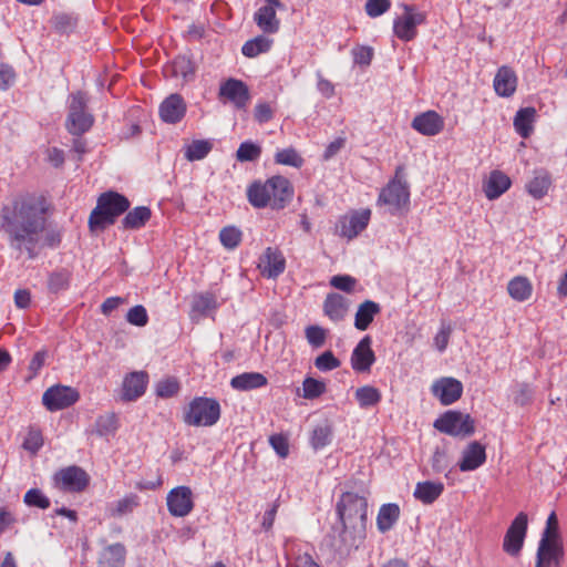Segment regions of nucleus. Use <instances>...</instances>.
Segmentation results:
<instances>
[{
  "mask_svg": "<svg viewBox=\"0 0 567 567\" xmlns=\"http://www.w3.org/2000/svg\"><path fill=\"white\" fill-rule=\"evenodd\" d=\"M450 465L447 453L436 449L431 458V466L435 473H443Z\"/></svg>",
  "mask_w": 567,
  "mask_h": 567,
  "instance_id": "e2e57ef3",
  "label": "nucleus"
},
{
  "mask_svg": "<svg viewBox=\"0 0 567 567\" xmlns=\"http://www.w3.org/2000/svg\"><path fill=\"white\" fill-rule=\"evenodd\" d=\"M551 186V176L546 169L534 172L533 178L527 183L526 189L535 199H542L547 195Z\"/></svg>",
  "mask_w": 567,
  "mask_h": 567,
  "instance_id": "2f4dec72",
  "label": "nucleus"
},
{
  "mask_svg": "<svg viewBox=\"0 0 567 567\" xmlns=\"http://www.w3.org/2000/svg\"><path fill=\"white\" fill-rule=\"evenodd\" d=\"M375 359L372 339L370 336H364L352 351L351 368L358 373H370Z\"/></svg>",
  "mask_w": 567,
  "mask_h": 567,
  "instance_id": "f3484780",
  "label": "nucleus"
},
{
  "mask_svg": "<svg viewBox=\"0 0 567 567\" xmlns=\"http://www.w3.org/2000/svg\"><path fill=\"white\" fill-rule=\"evenodd\" d=\"M126 554L122 543L107 545L99 554L97 567H124Z\"/></svg>",
  "mask_w": 567,
  "mask_h": 567,
  "instance_id": "a878e982",
  "label": "nucleus"
},
{
  "mask_svg": "<svg viewBox=\"0 0 567 567\" xmlns=\"http://www.w3.org/2000/svg\"><path fill=\"white\" fill-rule=\"evenodd\" d=\"M485 462V446L477 441H473L463 450L458 467L462 472H471L481 467Z\"/></svg>",
  "mask_w": 567,
  "mask_h": 567,
  "instance_id": "b1692460",
  "label": "nucleus"
},
{
  "mask_svg": "<svg viewBox=\"0 0 567 567\" xmlns=\"http://www.w3.org/2000/svg\"><path fill=\"white\" fill-rule=\"evenodd\" d=\"M337 514L343 529L340 537L350 547L358 548L365 538L368 522V501L357 493L346 492L337 503Z\"/></svg>",
  "mask_w": 567,
  "mask_h": 567,
  "instance_id": "f03ea898",
  "label": "nucleus"
},
{
  "mask_svg": "<svg viewBox=\"0 0 567 567\" xmlns=\"http://www.w3.org/2000/svg\"><path fill=\"white\" fill-rule=\"evenodd\" d=\"M80 399L79 392L66 385H53L42 395V403L47 410L54 412L73 405Z\"/></svg>",
  "mask_w": 567,
  "mask_h": 567,
  "instance_id": "f8f14e48",
  "label": "nucleus"
},
{
  "mask_svg": "<svg viewBox=\"0 0 567 567\" xmlns=\"http://www.w3.org/2000/svg\"><path fill=\"white\" fill-rule=\"evenodd\" d=\"M444 492V484L441 482H419L413 496L425 505L433 504Z\"/></svg>",
  "mask_w": 567,
  "mask_h": 567,
  "instance_id": "7c9ffc66",
  "label": "nucleus"
},
{
  "mask_svg": "<svg viewBox=\"0 0 567 567\" xmlns=\"http://www.w3.org/2000/svg\"><path fill=\"white\" fill-rule=\"evenodd\" d=\"M507 292L515 301L524 302L532 297L533 285L525 276H516L507 284Z\"/></svg>",
  "mask_w": 567,
  "mask_h": 567,
  "instance_id": "c9c22d12",
  "label": "nucleus"
},
{
  "mask_svg": "<svg viewBox=\"0 0 567 567\" xmlns=\"http://www.w3.org/2000/svg\"><path fill=\"white\" fill-rule=\"evenodd\" d=\"M168 513L174 517H185L194 509V495L188 486H177L171 489L166 497Z\"/></svg>",
  "mask_w": 567,
  "mask_h": 567,
  "instance_id": "ddd939ff",
  "label": "nucleus"
},
{
  "mask_svg": "<svg viewBox=\"0 0 567 567\" xmlns=\"http://www.w3.org/2000/svg\"><path fill=\"white\" fill-rule=\"evenodd\" d=\"M433 426L441 433L456 437H467L475 432L474 419L460 411H446L434 421Z\"/></svg>",
  "mask_w": 567,
  "mask_h": 567,
  "instance_id": "6e6552de",
  "label": "nucleus"
},
{
  "mask_svg": "<svg viewBox=\"0 0 567 567\" xmlns=\"http://www.w3.org/2000/svg\"><path fill=\"white\" fill-rule=\"evenodd\" d=\"M128 323L136 327H144L148 322V315L144 306L137 305L132 307L126 313Z\"/></svg>",
  "mask_w": 567,
  "mask_h": 567,
  "instance_id": "4d7b16f0",
  "label": "nucleus"
},
{
  "mask_svg": "<svg viewBox=\"0 0 567 567\" xmlns=\"http://www.w3.org/2000/svg\"><path fill=\"white\" fill-rule=\"evenodd\" d=\"M116 427V419L113 414L100 416L96 421V431L100 435L112 433Z\"/></svg>",
  "mask_w": 567,
  "mask_h": 567,
  "instance_id": "69168bd1",
  "label": "nucleus"
},
{
  "mask_svg": "<svg viewBox=\"0 0 567 567\" xmlns=\"http://www.w3.org/2000/svg\"><path fill=\"white\" fill-rule=\"evenodd\" d=\"M151 216L152 213L148 207H135L123 218L122 226L124 229H140L150 220Z\"/></svg>",
  "mask_w": 567,
  "mask_h": 567,
  "instance_id": "4c0bfd02",
  "label": "nucleus"
},
{
  "mask_svg": "<svg viewBox=\"0 0 567 567\" xmlns=\"http://www.w3.org/2000/svg\"><path fill=\"white\" fill-rule=\"evenodd\" d=\"M533 395L534 392L532 388L528 384L523 383L519 385V389L514 398V402L520 406L527 405L532 403Z\"/></svg>",
  "mask_w": 567,
  "mask_h": 567,
  "instance_id": "774afa93",
  "label": "nucleus"
},
{
  "mask_svg": "<svg viewBox=\"0 0 567 567\" xmlns=\"http://www.w3.org/2000/svg\"><path fill=\"white\" fill-rule=\"evenodd\" d=\"M140 505V498L136 494H127L123 498L112 503L107 511L110 516L120 517L130 514Z\"/></svg>",
  "mask_w": 567,
  "mask_h": 567,
  "instance_id": "58836bf2",
  "label": "nucleus"
},
{
  "mask_svg": "<svg viewBox=\"0 0 567 567\" xmlns=\"http://www.w3.org/2000/svg\"><path fill=\"white\" fill-rule=\"evenodd\" d=\"M43 445V436L40 430L31 427L24 439L23 449L35 454Z\"/></svg>",
  "mask_w": 567,
  "mask_h": 567,
  "instance_id": "13d9d810",
  "label": "nucleus"
},
{
  "mask_svg": "<svg viewBox=\"0 0 567 567\" xmlns=\"http://www.w3.org/2000/svg\"><path fill=\"white\" fill-rule=\"evenodd\" d=\"M54 484L63 492L81 493L89 486L90 476L83 468L72 465L55 473Z\"/></svg>",
  "mask_w": 567,
  "mask_h": 567,
  "instance_id": "9d476101",
  "label": "nucleus"
},
{
  "mask_svg": "<svg viewBox=\"0 0 567 567\" xmlns=\"http://www.w3.org/2000/svg\"><path fill=\"white\" fill-rule=\"evenodd\" d=\"M403 169V166L396 167L394 177L381 189L378 197V205L386 206L391 215L408 210L410 205V189Z\"/></svg>",
  "mask_w": 567,
  "mask_h": 567,
  "instance_id": "39448f33",
  "label": "nucleus"
},
{
  "mask_svg": "<svg viewBox=\"0 0 567 567\" xmlns=\"http://www.w3.org/2000/svg\"><path fill=\"white\" fill-rule=\"evenodd\" d=\"M269 443L276 453L285 458L289 454V442L288 437L284 434H274L269 437Z\"/></svg>",
  "mask_w": 567,
  "mask_h": 567,
  "instance_id": "680f3d73",
  "label": "nucleus"
},
{
  "mask_svg": "<svg viewBox=\"0 0 567 567\" xmlns=\"http://www.w3.org/2000/svg\"><path fill=\"white\" fill-rule=\"evenodd\" d=\"M212 143L204 140L193 141L186 146L185 157L189 162L200 161L205 158L212 151Z\"/></svg>",
  "mask_w": 567,
  "mask_h": 567,
  "instance_id": "37998d69",
  "label": "nucleus"
},
{
  "mask_svg": "<svg viewBox=\"0 0 567 567\" xmlns=\"http://www.w3.org/2000/svg\"><path fill=\"white\" fill-rule=\"evenodd\" d=\"M564 555V543L539 540L535 567H560Z\"/></svg>",
  "mask_w": 567,
  "mask_h": 567,
  "instance_id": "a211bd4d",
  "label": "nucleus"
},
{
  "mask_svg": "<svg viewBox=\"0 0 567 567\" xmlns=\"http://www.w3.org/2000/svg\"><path fill=\"white\" fill-rule=\"evenodd\" d=\"M332 439V427L329 424H321L313 429L310 443L315 450H320L330 444Z\"/></svg>",
  "mask_w": 567,
  "mask_h": 567,
  "instance_id": "c03bdc74",
  "label": "nucleus"
},
{
  "mask_svg": "<svg viewBox=\"0 0 567 567\" xmlns=\"http://www.w3.org/2000/svg\"><path fill=\"white\" fill-rule=\"evenodd\" d=\"M404 13L394 19L393 32L402 41H412L417 34V25L424 23L425 14L414 6L403 4Z\"/></svg>",
  "mask_w": 567,
  "mask_h": 567,
  "instance_id": "1a4fd4ad",
  "label": "nucleus"
},
{
  "mask_svg": "<svg viewBox=\"0 0 567 567\" xmlns=\"http://www.w3.org/2000/svg\"><path fill=\"white\" fill-rule=\"evenodd\" d=\"M528 518L520 512L509 525L503 542V549L511 556H518L526 537Z\"/></svg>",
  "mask_w": 567,
  "mask_h": 567,
  "instance_id": "9b49d317",
  "label": "nucleus"
},
{
  "mask_svg": "<svg viewBox=\"0 0 567 567\" xmlns=\"http://www.w3.org/2000/svg\"><path fill=\"white\" fill-rule=\"evenodd\" d=\"M400 517V507L394 503L384 504L380 507L377 526L381 533L390 530Z\"/></svg>",
  "mask_w": 567,
  "mask_h": 567,
  "instance_id": "e433bc0d",
  "label": "nucleus"
},
{
  "mask_svg": "<svg viewBox=\"0 0 567 567\" xmlns=\"http://www.w3.org/2000/svg\"><path fill=\"white\" fill-rule=\"evenodd\" d=\"M243 233L235 226L224 227L219 233V240L227 249H235L241 243Z\"/></svg>",
  "mask_w": 567,
  "mask_h": 567,
  "instance_id": "09e8293b",
  "label": "nucleus"
},
{
  "mask_svg": "<svg viewBox=\"0 0 567 567\" xmlns=\"http://www.w3.org/2000/svg\"><path fill=\"white\" fill-rule=\"evenodd\" d=\"M45 213V199L31 194L17 198L11 207L2 209L0 230L12 249L25 252L29 259L38 257L43 246L41 234L47 225Z\"/></svg>",
  "mask_w": 567,
  "mask_h": 567,
  "instance_id": "f257e3e1",
  "label": "nucleus"
},
{
  "mask_svg": "<svg viewBox=\"0 0 567 567\" xmlns=\"http://www.w3.org/2000/svg\"><path fill=\"white\" fill-rule=\"evenodd\" d=\"M431 392L442 405H451L462 396L463 384L455 378L443 377L433 382Z\"/></svg>",
  "mask_w": 567,
  "mask_h": 567,
  "instance_id": "dca6fc26",
  "label": "nucleus"
},
{
  "mask_svg": "<svg viewBox=\"0 0 567 567\" xmlns=\"http://www.w3.org/2000/svg\"><path fill=\"white\" fill-rule=\"evenodd\" d=\"M511 186V179L499 171L492 172L484 186V193L488 199H496Z\"/></svg>",
  "mask_w": 567,
  "mask_h": 567,
  "instance_id": "f704fd0d",
  "label": "nucleus"
},
{
  "mask_svg": "<svg viewBox=\"0 0 567 567\" xmlns=\"http://www.w3.org/2000/svg\"><path fill=\"white\" fill-rule=\"evenodd\" d=\"M276 164L300 168L303 165V158L293 147L279 150L275 154Z\"/></svg>",
  "mask_w": 567,
  "mask_h": 567,
  "instance_id": "a18cd8bd",
  "label": "nucleus"
},
{
  "mask_svg": "<svg viewBox=\"0 0 567 567\" xmlns=\"http://www.w3.org/2000/svg\"><path fill=\"white\" fill-rule=\"evenodd\" d=\"M411 126L424 136H435L444 128V118L435 111H426L416 115Z\"/></svg>",
  "mask_w": 567,
  "mask_h": 567,
  "instance_id": "412c9836",
  "label": "nucleus"
},
{
  "mask_svg": "<svg viewBox=\"0 0 567 567\" xmlns=\"http://www.w3.org/2000/svg\"><path fill=\"white\" fill-rule=\"evenodd\" d=\"M261 155V147L250 141L243 142L237 152L236 158L238 162H254Z\"/></svg>",
  "mask_w": 567,
  "mask_h": 567,
  "instance_id": "3c124183",
  "label": "nucleus"
},
{
  "mask_svg": "<svg viewBox=\"0 0 567 567\" xmlns=\"http://www.w3.org/2000/svg\"><path fill=\"white\" fill-rule=\"evenodd\" d=\"M371 210L361 209L349 216L341 217L336 225V233L344 238L353 239L364 230L370 221Z\"/></svg>",
  "mask_w": 567,
  "mask_h": 567,
  "instance_id": "2eb2a0df",
  "label": "nucleus"
},
{
  "mask_svg": "<svg viewBox=\"0 0 567 567\" xmlns=\"http://www.w3.org/2000/svg\"><path fill=\"white\" fill-rule=\"evenodd\" d=\"M86 106L87 96L84 92L78 91L70 95L69 113L65 122L70 134L81 136L92 127L94 117L86 111Z\"/></svg>",
  "mask_w": 567,
  "mask_h": 567,
  "instance_id": "423d86ee",
  "label": "nucleus"
},
{
  "mask_svg": "<svg viewBox=\"0 0 567 567\" xmlns=\"http://www.w3.org/2000/svg\"><path fill=\"white\" fill-rule=\"evenodd\" d=\"M341 365V362L332 351L328 350L318 355L315 360V367L322 372L332 371L338 369Z\"/></svg>",
  "mask_w": 567,
  "mask_h": 567,
  "instance_id": "5fc2aeb1",
  "label": "nucleus"
},
{
  "mask_svg": "<svg viewBox=\"0 0 567 567\" xmlns=\"http://www.w3.org/2000/svg\"><path fill=\"white\" fill-rule=\"evenodd\" d=\"M258 267L264 277L277 278L285 271L286 259L279 249L268 247L260 257Z\"/></svg>",
  "mask_w": 567,
  "mask_h": 567,
  "instance_id": "5701e85b",
  "label": "nucleus"
},
{
  "mask_svg": "<svg viewBox=\"0 0 567 567\" xmlns=\"http://www.w3.org/2000/svg\"><path fill=\"white\" fill-rule=\"evenodd\" d=\"M540 540L550 543H563L559 532L558 518L555 512H551L546 520L545 529L543 530Z\"/></svg>",
  "mask_w": 567,
  "mask_h": 567,
  "instance_id": "49530a36",
  "label": "nucleus"
},
{
  "mask_svg": "<svg viewBox=\"0 0 567 567\" xmlns=\"http://www.w3.org/2000/svg\"><path fill=\"white\" fill-rule=\"evenodd\" d=\"M355 278L349 275H337L330 279V285L341 291L351 292L355 287Z\"/></svg>",
  "mask_w": 567,
  "mask_h": 567,
  "instance_id": "052dcab7",
  "label": "nucleus"
},
{
  "mask_svg": "<svg viewBox=\"0 0 567 567\" xmlns=\"http://www.w3.org/2000/svg\"><path fill=\"white\" fill-rule=\"evenodd\" d=\"M352 53L354 62L360 65H369L373 58V50L370 47H358Z\"/></svg>",
  "mask_w": 567,
  "mask_h": 567,
  "instance_id": "338daca9",
  "label": "nucleus"
},
{
  "mask_svg": "<svg viewBox=\"0 0 567 567\" xmlns=\"http://www.w3.org/2000/svg\"><path fill=\"white\" fill-rule=\"evenodd\" d=\"M293 187L288 178L277 175L265 183L255 182L247 189L249 203L256 208L282 209L292 199Z\"/></svg>",
  "mask_w": 567,
  "mask_h": 567,
  "instance_id": "7ed1b4c3",
  "label": "nucleus"
},
{
  "mask_svg": "<svg viewBox=\"0 0 567 567\" xmlns=\"http://www.w3.org/2000/svg\"><path fill=\"white\" fill-rule=\"evenodd\" d=\"M390 8V0H367L365 2V12L371 18L385 13Z\"/></svg>",
  "mask_w": 567,
  "mask_h": 567,
  "instance_id": "bf43d9fd",
  "label": "nucleus"
},
{
  "mask_svg": "<svg viewBox=\"0 0 567 567\" xmlns=\"http://www.w3.org/2000/svg\"><path fill=\"white\" fill-rule=\"evenodd\" d=\"M306 339L312 348H321L327 340L328 331L320 326L312 324L305 329Z\"/></svg>",
  "mask_w": 567,
  "mask_h": 567,
  "instance_id": "603ef678",
  "label": "nucleus"
},
{
  "mask_svg": "<svg viewBox=\"0 0 567 567\" xmlns=\"http://www.w3.org/2000/svg\"><path fill=\"white\" fill-rule=\"evenodd\" d=\"M217 307L216 298L212 293H200L194 297L192 310L199 316L207 315L208 311Z\"/></svg>",
  "mask_w": 567,
  "mask_h": 567,
  "instance_id": "8fccbe9b",
  "label": "nucleus"
},
{
  "mask_svg": "<svg viewBox=\"0 0 567 567\" xmlns=\"http://www.w3.org/2000/svg\"><path fill=\"white\" fill-rule=\"evenodd\" d=\"M272 40L265 37L258 35L251 40H248L241 48V53L247 58H256L261 53H266L270 50Z\"/></svg>",
  "mask_w": 567,
  "mask_h": 567,
  "instance_id": "a19ab883",
  "label": "nucleus"
},
{
  "mask_svg": "<svg viewBox=\"0 0 567 567\" xmlns=\"http://www.w3.org/2000/svg\"><path fill=\"white\" fill-rule=\"evenodd\" d=\"M147 383L148 374L145 371L131 372L123 380L121 400L124 402L137 400L145 393Z\"/></svg>",
  "mask_w": 567,
  "mask_h": 567,
  "instance_id": "aec40b11",
  "label": "nucleus"
},
{
  "mask_svg": "<svg viewBox=\"0 0 567 567\" xmlns=\"http://www.w3.org/2000/svg\"><path fill=\"white\" fill-rule=\"evenodd\" d=\"M517 81L515 71L507 65H503L495 74L493 86L497 95L509 97L516 92Z\"/></svg>",
  "mask_w": 567,
  "mask_h": 567,
  "instance_id": "393cba45",
  "label": "nucleus"
},
{
  "mask_svg": "<svg viewBox=\"0 0 567 567\" xmlns=\"http://www.w3.org/2000/svg\"><path fill=\"white\" fill-rule=\"evenodd\" d=\"M285 554L288 560V567H320L315 561L312 555L302 551L301 545L295 542H287L285 545Z\"/></svg>",
  "mask_w": 567,
  "mask_h": 567,
  "instance_id": "bb28decb",
  "label": "nucleus"
},
{
  "mask_svg": "<svg viewBox=\"0 0 567 567\" xmlns=\"http://www.w3.org/2000/svg\"><path fill=\"white\" fill-rule=\"evenodd\" d=\"M267 384V378L260 372H244L230 380V386L237 391H251Z\"/></svg>",
  "mask_w": 567,
  "mask_h": 567,
  "instance_id": "cd10ccee",
  "label": "nucleus"
},
{
  "mask_svg": "<svg viewBox=\"0 0 567 567\" xmlns=\"http://www.w3.org/2000/svg\"><path fill=\"white\" fill-rule=\"evenodd\" d=\"M381 307L378 302L365 300L359 305L354 316V327L360 331H365L373 322L374 317L379 315Z\"/></svg>",
  "mask_w": 567,
  "mask_h": 567,
  "instance_id": "c756f323",
  "label": "nucleus"
},
{
  "mask_svg": "<svg viewBox=\"0 0 567 567\" xmlns=\"http://www.w3.org/2000/svg\"><path fill=\"white\" fill-rule=\"evenodd\" d=\"M348 300L339 293H329L323 303V311L332 321L342 320L348 311Z\"/></svg>",
  "mask_w": 567,
  "mask_h": 567,
  "instance_id": "473e14b6",
  "label": "nucleus"
},
{
  "mask_svg": "<svg viewBox=\"0 0 567 567\" xmlns=\"http://www.w3.org/2000/svg\"><path fill=\"white\" fill-rule=\"evenodd\" d=\"M220 101L230 102L237 109H246L250 101L249 89L246 83L237 79H227L219 86Z\"/></svg>",
  "mask_w": 567,
  "mask_h": 567,
  "instance_id": "4468645a",
  "label": "nucleus"
},
{
  "mask_svg": "<svg viewBox=\"0 0 567 567\" xmlns=\"http://www.w3.org/2000/svg\"><path fill=\"white\" fill-rule=\"evenodd\" d=\"M354 398L361 409H369L380 403L382 394L372 385H363L355 390Z\"/></svg>",
  "mask_w": 567,
  "mask_h": 567,
  "instance_id": "ea45409f",
  "label": "nucleus"
},
{
  "mask_svg": "<svg viewBox=\"0 0 567 567\" xmlns=\"http://www.w3.org/2000/svg\"><path fill=\"white\" fill-rule=\"evenodd\" d=\"M536 115V110L532 106L523 107L517 111L513 124L515 131L519 134L520 137L527 138L530 136L534 130Z\"/></svg>",
  "mask_w": 567,
  "mask_h": 567,
  "instance_id": "72a5a7b5",
  "label": "nucleus"
},
{
  "mask_svg": "<svg viewBox=\"0 0 567 567\" xmlns=\"http://www.w3.org/2000/svg\"><path fill=\"white\" fill-rule=\"evenodd\" d=\"M130 200L117 192L102 193L97 198L95 208L90 214V229H104L113 225L116 218L130 208Z\"/></svg>",
  "mask_w": 567,
  "mask_h": 567,
  "instance_id": "20e7f679",
  "label": "nucleus"
},
{
  "mask_svg": "<svg viewBox=\"0 0 567 567\" xmlns=\"http://www.w3.org/2000/svg\"><path fill=\"white\" fill-rule=\"evenodd\" d=\"M220 416V405L215 399L198 396L190 401L184 422L192 426H212Z\"/></svg>",
  "mask_w": 567,
  "mask_h": 567,
  "instance_id": "0eeeda50",
  "label": "nucleus"
},
{
  "mask_svg": "<svg viewBox=\"0 0 567 567\" xmlns=\"http://www.w3.org/2000/svg\"><path fill=\"white\" fill-rule=\"evenodd\" d=\"M186 103L182 95L174 93L167 96L159 105V116L163 122L176 124L186 114Z\"/></svg>",
  "mask_w": 567,
  "mask_h": 567,
  "instance_id": "4be33fe9",
  "label": "nucleus"
},
{
  "mask_svg": "<svg viewBox=\"0 0 567 567\" xmlns=\"http://www.w3.org/2000/svg\"><path fill=\"white\" fill-rule=\"evenodd\" d=\"M24 503L41 509H47L50 506V499L38 488H31L25 493Z\"/></svg>",
  "mask_w": 567,
  "mask_h": 567,
  "instance_id": "6e6d98bb",
  "label": "nucleus"
},
{
  "mask_svg": "<svg viewBox=\"0 0 567 567\" xmlns=\"http://www.w3.org/2000/svg\"><path fill=\"white\" fill-rule=\"evenodd\" d=\"M255 13L254 20L261 31L265 33H276L279 30L280 22L276 17V9L282 8L279 0H265Z\"/></svg>",
  "mask_w": 567,
  "mask_h": 567,
  "instance_id": "6ab92c4d",
  "label": "nucleus"
},
{
  "mask_svg": "<svg viewBox=\"0 0 567 567\" xmlns=\"http://www.w3.org/2000/svg\"><path fill=\"white\" fill-rule=\"evenodd\" d=\"M181 390L179 382L176 378L169 377L161 380L156 384V394L159 398L168 399L175 396Z\"/></svg>",
  "mask_w": 567,
  "mask_h": 567,
  "instance_id": "864d4df0",
  "label": "nucleus"
},
{
  "mask_svg": "<svg viewBox=\"0 0 567 567\" xmlns=\"http://www.w3.org/2000/svg\"><path fill=\"white\" fill-rule=\"evenodd\" d=\"M164 73L166 76L183 79L188 82L194 78L195 69L190 59L184 55L175 58L169 64L165 65Z\"/></svg>",
  "mask_w": 567,
  "mask_h": 567,
  "instance_id": "c85d7f7f",
  "label": "nucleus"
},
{
  "mask_svg": "<svg viewBox=\"0 0 567 567\" xmlns=\"http://www.w3.org/2000/svg\"><path fill=\"white\" fill-rule=\"evenodd\" d=\"M327 390L323 381L307 377L302 382V398L313 400L322 395Z\"/></svg>",
  "mask_w": 567,
  "mask_h": 567,
  "instance_id": "de8ad7c7",
  "label": "nucleus"
},
{
  "mask_svg": "<svg viewBox=\"0 0 567 567\" xmlns=\"http://www.w3.org/2000/svg\"><path fill=\"white\" fill-rule=\"evenodd\" d=\"M254 116L258 123H260V124L267 123L274 116V109L271 107L270 103H267V102L257 103L255 106Z\"/></svg>",
  "mask_w": 567,
  "mask_h": 567,
  "instance_id": "0e129e2a",
  "label": "nucleus"
},
{
  "mask_svg": "<svg viewBox=\"0 0 567 567\" xmlns=\"http://www.w3.org/2000/svg\"><path fill=\"white\" fill-rule=\"evenodd\" d=\"M71 280V271L61 268L52 271L48 278V289L52 293H58L60 291L66 290L70 286Z\"/></svg>",
  "mask_w": 567,
  "mask_h": 567,
  "instance_id": "79ce46f5",
  "label": "nucleus"
}]
</instances>
